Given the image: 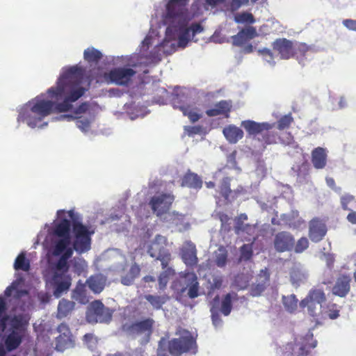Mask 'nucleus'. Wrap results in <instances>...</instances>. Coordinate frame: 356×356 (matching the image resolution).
Listing matches in <instances>:
<instances>
[{"label": "nucleus", "instance_id": "f257e3e1", "mask_svg": "<svg viewBox=\"0 0 356 356\" xmlns=\"http://www.w3.org/2000/svg\"><path fill=\"white\" fill-rule=\"evenodd\" d=\"M79 69L76 66L67 69L59 77L56 87L48 89L47 93L56 100V103L44 99L42 96H37L29 101L19 111L17 122H26L31 128L36 127L42 120L52 113H65L72 111V103L77 101L86 90L79 85L77 75Z\"/></svg>", "mask_w": 356, "mask_h": 356}, {"label": "nucleus", "instance_id": "f03ea898", "mask_svg": "<svg viewBox=\"0 0 356 356\" xmlns=\"http://www.w3.org/2000/svg\"><path fill=\"white\" fill-rule=\"evenodd\" d=\"M169 24L166 28L165 35L163 40L159 44L163 55H170L175 52L178 48H185L188 42L194 40L196 34L203 31L204 28L201 24Z\"/></svg>", "mask_w": 356, "mask_h": 356}, {"label": "nucleus", "instance_id": "7ed1b4c3", "mask_svg": "<svg viewBox=\"0 0 356 356\" xmlns=\"http://www.w3.org/2000/svg\"><path fill=\"white\" fill-rule=\"evenodd\" d=\"M180 337L168 340L162 337L158 343L157 356H181L183 353H195L196 341L191 333L186 330L179 331Z\"/></svg>", "mask_w": 356, "mask_h": 356}, {"label": "nucleus", "instance_id": "20e7f679", "mask_svg": "<svg viewBox=\"0 0 356 356\" xmlns=\"http://www.w3.org/2000/svg\"><path fill=\"white\" fill-rule=\"evenodd\" d=\"M29 318L24 314L14 315L9 322L10 332L5 339V346L8 351L17 349L26 335Z\"/></svg>", "mask_w": 356, "mask_h": 356}, {"label": "nucleus", "instance_id": "39448f33", "mask_svg": "<svg viewBox=\"0 0 356 356\" xmlns=\"http://www.w3.org/2000/svg\"><path fill=\"white\" fill-rule=\"evenodd\" d=\"M190 0H168L162 14L163 22H188L194 16L188 8Z\"/></svg>", "mask_w": 356, "mask_h": 356}, {"label": "nucleus", "instance_id": "423d86ee", "mask_svg": "<svg viewBox=\"0 0 356 356\" xmlns=\"http://www.w3.org/2000/svg\"><path fill=\"white\" fill-rule=\"evenodd\" d=\"M68 216L72 220V232L74 234L73 248L79 254L88 252L91 248V236L93 231H90L87 226L83 225L75 218L74 211H68Z\"/></svg>", "mask_w": 356, "mask_h": 356}, {"label": "nucleus", "instance_id": "0eeeda50", "mask_svg": "<svg viewBox=\"0 0 356 356\" xmlns=\"http://www.w3.org/2000/svg\"><path fill=\"white\" fill-rule=\"evenodd\" d=\"M71 222L66 218L61 219L53 228L54 236L60 238L55 242L53 254L60 255L71 243L70 237Z\"/></svg>", "mask_w": 356, "mask_h": 356}, {"label": "nucleus", "instance_id": "6e6552de", "mask_svg": "<svg viewBox=\"0 0 356 356\" xmlns=\"http://www.w3.org/2000/svg\"><path fill=\"white\" fill-rule=\"evenodd\" d=\"M273 124L268 122H257L251 120L241 122V127L245 129L250 136H256L262 134L264 131H268L270 129H273ZM258 140L265 145H270L276 142V137L274 134L266 132L262 134L261 138H259Z\"/></svg>", "mask_w": 356, "mask_h": 356}, {"label": "nucleus", "instance_id": "1a4fd4ad", "mask_svg": "<svg viewBox=\"0 0 356 356\" xmlns=\"http://www.w3.org/2000/svg\"><path fill=\"white\" fill-rule=\"evenodd\" d=\"M167 238L161 235H156L150 243L147 252L149 255L156 260L161 261V267L165 268L170 264L172 256L170 251L166 248Z\"/></svg>", "mask_w": 356, "mask_h": 356}, {"label": "nucleus", "instance_id": "9d476101", "mask_svg": "<svg viewBox=\"0 0 356 356\" xmlns=\"http://www.w3.org/2000/svg\"><path fill=\"white\" fill-rule=\"evenodd\" d=\"M113 312L100 300L92 302L86 312V319L90 323H108L111 321Z\"/></svg>", "mask_w": 356, "mask_h": 356}, {"label": "nucleus", "instance_id": "9b49d317", "mask_svg": "<svg viewBox=\"0 0 356 356\" xmlns=\"http://www.w3.org/2000/svg\"><path fill=\"white\" fill-rule=\"evenodd\" d=\"M155 321L152 318H145L131 323L127 332L133 337H143V341L148 343L154 332Z\"/></svg>", "mask_w": 356, "mask_h": 356}, {"label": "nucleus", "instance_id": "f8f14e48", "mask_svg": "<svg viewBox=\"0 0 356 356\" xmlns=\"http://www.w3.org/2000/svg\"><path fill=\"white\" fill-rule=\"evenodd\" d=\"M136 72L129 67H115L104 74V79L108 83L118 86H127Z\"/></svg>", "mask_w": 356, "mask_h": 356}, {"label": "nucleus", "instance_id": "ddd939ff", "mask_svg": "<svg viewBox=\"0 0 356 356\" xmlns=\"http://www.w3.org/2000/svg\"><path fill=\"white\" fill-rule=\"evenodd\" d=\"M175 196L171 193H161L153 196L149 201V206L154 213L159 217H161L170 209Z\"/></svg>", "mask_w": 356, "mask_h": 356}, {"label": "nucleus", "instance_id": "4468645a", "mask_svg": "<svg viewBox=\"0 0 356 356\" xmlns=\"http://www.w3.org/2000/svg\"><path fill=\"white\" fill-rule=\"evenodd\" d=\"M57 331L60 334L55 339V349L58 352L74 347L75 343L69 326L65 323H60Z\"/></svg>", "mask_w": 356, "mask_h": 356}, {"label": "nucleus", "instance_id": "2eb2a0df", "mask_svg": "<svg viewBox=\"0 0 356 356\" xmlns=\"http://www.w3.org/2000/svg\"><path fill=\"white\" fill-rule=\"evenodd\" d=\"M186 99L184 95H177L172 100L173 106L181 111L184 115L189 118L191 122H195L200 118L201 115L198 113L197 107L186 102Z\"/></svg>", "mask_w": 356, "mask_h": 356}, {"label": "nucleus", "instance_id": "dca6fc26", "mask_svg": "<svg viewBox=\"0 0 356 356\" xmlns=\"http://www.w3.org/2000/svg\"><path fill=\"white\" fill-rule=\"evenodd\" d=\"M152 44V37L147 35L141 43L139 54L141 57L145 58L149 63H157L161 60L163 54L162 53V49L160 47V44L155 46L150 52H148V49Z\"/></svg>", "mask_w": 356, "mask_h": 356}, {"label": "nucleus", "instance_id": "f3484780", "mask_svg": "<svg viewBox=\"0 0 356 356\" xmlns=\"http://www.w3.org/2000/svg\"><path fill=\"white\" fill-rule=\"evenodd\" d=\"M272 48L283 60H288L296 55L293 42L286 38L276 39L272 43Z\"/></svg>", "mask_w": 356, "mask_h": 356}, {"label": "nucleus", "instance_id": "a211bd4d", "mask_svg": "<svg viewBox=\"0 0 356 356\" xmlns=\"http://www.w3.org/2000/svg\"><path fill=\"white\" fill-rule=\"evenodd\" d=\"M273 244L278 252L291 251L295 245V239L290 232L282 231L275 234Z\"/></svg>", "mask_w": 356, "mask_h": 356}, {"label": "nucleus", "instance_id": "6ab92c4d", "mask_svg": "<svg viewBox=\"0 0 356 356\" xmlns=\"http://www.w3.org/2000/svg\"><path fill=\"white\" fill-rule=\"evenodd\" d=\"M258 35L255 28L248 26L242 29L236 35H231L232 44L234 46L241 47L250 40Z\"/></svg>", "mask_w": 356, "mask_h": 356}, {"label": "nucleus", "instance_id": "aec40b11", "mask_svg": "<svg viewBox=\"0 0 356 356\" xmlns=\"http://www.w3.org/2000/svg\"><path fill=\"white\" fill-rule=\"evenodd\" d=\"M350 282L351 277L349 275H340L332 287V293L341 298L346 297L350 291Z\"/></svg>", "mask_w": 356, "mask_h": 356}, {"label": "nucleus", "instance_id": "412c9836", "mask_svg": "<svg viewBox=\"0 0 356 356\" xmlns=\"http://www.w3.org/2000/svg\"><path fill=\"white\" fill-rule=\"evenodd\" d=\"M327 233L325 225L318 219H313L309 223V236L313 242H319Z\"/></svg>", "mask_w": 356, "mask_h": 356}, {"label": "nucleus", "instance_id": "4be33fe9", "mask_svg": "<svg viewBox=\"0 0 356 356\" xmlns=\"http://www.w3.org/2000/svg\"><path fill=\"white\" fill-rule=\"evenodd\" d=\"M52 283L55 286L54 293L59 296L70 288L71 277L67 274L55 272L52 277Z\"/></svg>", "mask_w": 356, "mask_h": 356}, {"label": "nucleus", "instance_id": "5701e85b", "mask_svg": "<svg viewBox=\"0 0 356 356\" xmlns=\"http://www.w3.org/2000/svg\"><path fill=\"white\" fill-rule=\"evenodd\" d=\"M232 105L231 101L221 100L216 103L214 108L206 111V114L209 117H215L222 115L226 118L229 116Z\"/></svg>", "mask_w": 356, "mask_h": 356}, {"label": "nucleus", "instance_id": "b1692460", "mask_svg": "<svg viewBox=\"0 0 356 356\" xmlns=\"http://www.w3.org/2000/svg\"><path fill=\"white\" fill-rule=\"evenodd\" d=\"M181 186L198 190L202 186V180L197 174L188 170L181 177Z\"/></svg>", "mask_w": 356, "mask_h": 356}, {"label": "nucleus", "instance_id": "393cba45", "mask_svg": "<svg viewBox=\"0 0 356 356\" xmlns=\"http://www.w3.org/2000/svg\"><path fill=\"white\" fill-rule=\"evenodd\" d=\"M311 160L316 169H323L327 164V151L325 148L318 147L314 148L311 154Z\"/></svg>", "mask_w": 356, "mask_h": 356}, {"label": "nucleus", "instance_id": "a878e982", "mask_svg": "<svg viewBox=\"0 0 356 356\" xmlns=\"http://www.w3.org/2000/svg\"><path fill=\"white\" fill-rule=\"evenodd\" d=\"M259 277L263 279L257 283L253 284L250 287V295L252 296H259L268 284L270 275L266 270H261Z\"/></svg>", "mask_w": 356, "mask_h": 356}, {"label": "nucleus", "instance_id": "bb28decb", "mask_svg": "<svg viewBox=\"0 0 356 356\" xmlns=\"http://www.w3.org/2000/svg\"><path fill=\"white\" fill-rule=\"evenodd\" d=\"M222 133L227 140L232 144L236 143L243 138L244 135L243 130L234 124L225 127L222 130Z\"/></svg>", "mask_w": 356, "mask_h": 356}, {"label": "nucleus", "instance_id": "cd10ccee", "mask_svg": "<svg viewBox=\"0 0 356 356\" xmlns=\"http://www.w3.org/2000/svg\"><path fill=\"white\" fill-rule=\"evenodd\" d=\"M106 279L101 274L91 275L87 280L86 284L89 289L95 293H101L106 285Z\"/></svg>", "mask_w": 356, "mask_h": 356}, {"label": "nucleus", "instance_id": "c85d7f7f", "mask_svg": "<svg viewBox=\"0 0 356 356\" xmlns=\"http://www.w3.org/2000/svg\"><path fill=\"white\" fill-rule=\"evenodd\" d=\"M181 259L184 263L190 267L197 265L198 259L197 257V250L194 245H190L181 251Z\"/></svg>", "mask_w": 356, "mask_h": 356}, {"label": "nucleus", "instance_id": "c756f323", "mask_svg": "<svg viewBox=\"0 0 356 356\" xmlns=\"http://www.w3.org/2000/svg\"><path fill=\"white\" fill-rule=\"evenodd\" d=\"M184 277L188 278V296L190 298L193 299L199 296L200 284L197 277L194 273H186Z\"/></svg>", "mask_w": 356, "mask_h": 356}, {"label": "nucleus", "instance_id": "7c9ffc66", "mask_svg": "<svg viewBox=\"0 0 356 356\" xmlns=\"http://www.w3.org/2000/svg\"><path fill=\"white\" fill-rule=\"evenodd\" d=\"M163 270L158 277L159 288L160 290H164L171 277L175 275V269L167 264L165 268L161 267Z\"/></svg>", "mask_w": 356, "mask_h": 356}, {"label": "nucleus", "instance_id": "2f4dec72", "mask_svg": "<svg viewBox=\"0 0 356 356\" xmlns=\"http://www.w3.org/2000/svg\"><path fill=\"white\" fill-rule=\"evenodd\" d=\"M75 303L72 301L61 299L58 305L57 317L63 318L70 314L74 308Z\"/></svg>", "mask_w": 356, "mask_h": 356}, {"label": "nucleus", "instance_id": "473e14b6", "mask_svg": "<svg viewBox=\"0 0 356 356\" xmlns=\"http://www.w3.org/2000/svg\"><path fill=\"white\" fill-rule=\"evenodd\" d=\"M102 56V52L92 47L87 48L83 52L84 60L90 64H97Z\"/></svg>", "mask_w": 356, "mask_h": 356}, {"label": "nucleus", "instance_id": "72a5a7b5", "mask_svg": "<svg viewBox=\"0 0 356 356\" xmlns=\"http://www.w3.org/2000/svg\"><path fill=\"white\" fill-rule=\"evenodd\" d=\"M140 273V268L137 264L131 265L127 274L121 278V282L126 286L131 285Z\"/></svg>", "mask_w": 356, "mask_h": 356}, {"label": "nucleus", "instance_id": "f704fd0d", "mask_svg": "<svg viewBox=\"0 0 356 356\" xmlns=\"http://www.w3.org/2000/svg\"><path fill=\"white\" fill-rule=\"evenodd\" d=\"M319 305H321V303L310 300L309 299L307 298L302 300L300 302V307H307L308 314L313 317H316L318 316L321 309V307H318Z\"/></svg>", "mask_w": 356, "mask_h": 356}, {"label": "nucleus", "instance_id": "c9c22d12", "mask_svg": "<svg viewBox=\"0 0 356 356\" xmlns=\"http://www.w3.org/2000/svg\"><path fill=\"white\" fill-rule=\"evenodd\" d=\"M19 285V282L17 281H14L11 285L8 286L5 291L4 295L6 297H10L13 293V296L15 299H20L22 297L28 294L26 290L24 289H19L17 286Z\"/></svg>", "mask_w": 356, "mask_h": 356}, {"label": "nucleus", "instance_id": "e433bc0d", "mask_svg": "<svg viewBox=\"0 0 356 356\" xmlns=\"http://www.w3.org/2000/svg\"><path fill=\"white\" fill-rule=\"evenodd\" d=\"M236 293H229L226 294L222 300L220 312L225 316H228L232 311V299H236Z\"/></svg>", "mask_w": 356, "mask_h": 356}, {"label": "nucleus", "instance_id": "4c0bfd02", "mask_svg": "<svg viewBox=\"0 0 356 356\" xmlns=\"http://www.w3.org/2000/svg\"><path fill=\"white\" fill-rule=\"evenodd\" d=\"M145 298L150 303L154 309L159 310L167 302L168 297L167 296L145 295Z\"/></svg>", "mask_w": 356, "mask_h": 356}, {"label": "nucleus", "instance_id": "58836bf2", "mask_svg": "<svg viewBox=\"0 0 356 356\" xmlns=\"http://www.w3.org/2000/svg\"><path fill=\"white\" fill-rule=\"evenodd\" d=\"M14 268L16 270L29 271L30 270V261L26 257L24 252H21L16 257L14 263Z\"/></svg>", "mask_w": 356, "mask_h": 356}, {"label": "nucleus", "instance_id": "ea45409f", "mask_svg": "<svg viewBox=\"0 0 356 356\" xmlns=\"http://www.w3.org/2000/svg\"><path fill=\"white\" fill-rule=\"evenodd\" d=\"M184 216L181 213H179L177 211H173L172 212H167L165 213V216L163 217V220L166 221L171 224H175L178 225L181 224V222L184 220Z\"/></svg>", "mask_w": 356, "mask_h": 356}, {"label": "nucleus", "instance_id": "a19ab883", "mask_svg": "<svg viewBox=\"0 0 356 356\" xmlns=\"http://www.w3.org/2000/svg\"><path fill=\"white\" fill-rule=\"evenodd\" d=\"M305 298L321 304L325 300L326 297L322 289H314L309 292Z\"/></svg>", "mask_w": 356, "mask_h": 356}, {"label": "nucleus", "instance_id": "79ce46f5", "mask_svg": "<svg viewBox=\"0 0 356 356\" xmlns=\"http://www.w3.org/2000/svg\"><path fill=\"white\" fill-rule=\"evenodd\" d=\"M283 305L286 311L293 313L297 309L298 300L295 295L283 296Z\"/></svg>", "mask_w": 356, "mask_h": 356}, {"label": "nucleus", "instance_id": "37998d69", "mask_svg": "<svg viewBox=\"0 0 356 356\" xmlns=\"http://www.w3.org/2000/svg\"><path fill=\"white\" fill-rule=\"evenodd\" d=\"M339 307L335 304L329 302L323 307V312L327 315L330 319H336L339 316Z\"/></svg>", "mask_w": 356, "mask_h": 356}, {"label": "nucleus", "instance_id": "c03bdc74", "mask_svg": "<svg viewBox=\"0 0 356 356\" xmlns=\"http://www.w3.org/2000/svg\"><path fill=\"white\" fill-rule=\"evenodd\" d=\"M220 297L216 296L211 302V313L212 321L214 324H216L218 321H220V318L218 314L219 310Z\"/></svg>", "mask_w": 356, "mask_h": 356}, {"label": "nucleus", "instance_id": "a18cd8bd", "mask_svg": "<svg viewBox=\"0 0 356 356\" xmlns=\"http://www.w3.org/2000/svg\"><path fill=\"white\" fill-rule=\"evenodd\" d=\"M229 34L225 29H218L211 36V40L216 43H223L229 41Z\"/></svg>", "mask_w": 356, "mask_h": 356}, {"label": "nucleus", "instance_id": "49530a36", "mask_svg": "<svg viewBox=\"0 0 356 356\" xmlns=\"http://www.w3.org/2000/svg\"><path fill=\"white\" fill-rule=\"evenodd\" d=\"M230 182L231 178L226 177L222 179L220 183V193L225 200H227L232 193Z\"/></svg>", "mask_w": 356, "mask_h": 356}, {"label": "nucleus", "instance_id": "de8ad7c7", "mask_svg": "<svg viewBox=\"0 0 356 356\" xmlns=\"http://www.w3.org/2000/svg\"><path fill=\"white\" fill-rule=\"evenodd\" d=\"M248 220V216L245 213H241L238 216V220L235 226V232L239 234L240 232H247L251 229V226L249 224H244L243 220Z\"/></svg>", "mask_w": 356, "mask_h": 356}, {"label": "nucleus", "instance_id": "09e8293b", "mask_svg": "<svg viewBox=\"0 0 356 356\" xmlns=\"http://www.w3.org/2000/svg\"><path fill=\"white\" fill-rule=\"evenodd\" d=\"M293 122V118L292 117L291 113L284 115L278 120L277 122V128L279 130H284L288 129Z\"/></svg>", "mask_w": 356, "mask_h": 356}, {"label": "nucleus", "instance_id": "8fccbe9b", "mask_svg": "<svg viewBox=\"0 0 356 356\" xmlns=\"http://www.w3.org/2000/svg\"><path fill=\"white\" fill-rule=\"evenodd\" d=\"M241 256L240 259L243 261H248L252 257V246L249 244H243L241 247Z\"/></svg>", "mask_w": 356, "mask_h": 356}, {"label": "nucleus", "instance_id": "3c124183", "mask_svg": "<svg viewBox=\"0 0 356 356\" xmlns=\"http://www.w3.org/2000/svg\"><path fill=\"white\" fill-rule=\"evenodd\" d=\"M7 310L6 303L3 297L0 296V323L3 331L6 328V323L8 320V316H2Z\"/></svg>", "mask_w": 356, "mask_h": 356}, {"label": "nucleus", "instance_id": "603ef678", "mask_svg": "<svg viewBox=\"0 0 356 356\" xmlns=\"http://www.w3.org/2000/svg\"><path fill=\"white\" fill-rule=\"evenodd\" d=\"M258 53L262 56L263 59L271 65H275L274 55L272 51L268 48H264L258 50Z\"/></svg>", "mask_w": 356, "mask_h": 356}, {"label": "nucleus", "instance_id": "864d4df0", "mask_svg": "<svg viewBox=\"0 0 356 356\" xmlns=\"http://www.w3.org/2000/svg\"><path fill=\"white\" fill-rule=\"evenodd\" d=\"M309 247V241L306 237H302L294 245V250L296 253H301Z\"/></svg>", "mask_w": 356, "mask_h": 356}, {"label": "nucleus", "instance_id": "5fc2aeb1", "mask_svg": "<svg viewBox=\"0 0 356 356\" xmlns=\"http://www.w3.org/2000/svg\"><path fill=\"white\" fill-rule=\"evenodd\" d=\"M236 22H254V18L252 13L243 12L235 16Z\"/></svg>", "mask_w": 356, "mask_h": 356}, {"label": "nucleus", "instance_id": "6e6d98bb", "mask_svg": "<svg viewBox=\"0 0 356 356\" xmlns=\"http://www.w3.org/2000/svg\"><path fill=\"white\" fill-rule=\"evenodd\" d=\"M220 252L216 257V264L218 267H223L226 265L227 261V254L225 250L219 249Z\"/></svg>", "mask_w": 356, "mask_h": 356}, {"label": "nucleus", "instance_id": "4d7b16f0", "mask_svg": "<svg viewBox=\"0 0 356 356\" xmlns=\"http://www.w3.org/2000/svg\"><path fill=\"white\" fill-rule=\"evenodd\" d=\"M76 127L83 132L88 131L90 127V120L88 118L83 117H80L76 119Z\"/></svg>", "mask_w": 356, "mask_h": 356}, {"label": "nucleus", "instance_id": "13d9d810", "mask_svg": "<svg viewBox=\"0 0 356 356\" xmlns=\"http://www.w3.org/2000/svg\"><path fill=\"white\" fill-rule=\"evenodd\" d=\"M305 339L311 340L312 342L311 343H305L301 348V354H307L308 350L311 348H314L317 345V341L313 339V334L309 333L305 336Z\"/></svg>", "mask_w": 356, "mask_h": 356}, {"label": "nucleus", "instance_id": "bf43d9fd", "mask_svg": "<svg viewBox=\"0 0 356 356\" xmlns=\"http://www.w3.org/2000/svg\"><path fill=\"white\" fill-rule=\"evenodd\" d=\"M313 47L312 46L307 45L306 43H299L296 47H295L296 54H300L302 56H305L306 53L312 50Z\"/></svg>", "mask_w": 356, "mask_h": 356}, {"label": "nucleus", "instance_id": "052dcab7", "mask_svg": "<svg viewBox=\"0 0 356 356\" xmlns=\"http://www.w3.org/2000/svg\"><path fill=\"white\" fill-rule=\"evenodd\" d=\"M72 298L82 304H85L88 302L84 291L80 289H76L73 291Z\"/></svg>", "mask_w": 356, "mask_h": 356}, {"label": "nucleus", "instance_id": "680f3d73", "mask_svg": "<svg viewBox=\"0 0 356 356\" xmlns=\"http://www.w3.org/2000/svg\"><path fill=\"white\" fill-rule=\"evenodd\" d=\"M56 270L62 271L60 273L66 274L69 269L67 260L64 258H60L56 265Z\"/></svg>", "mask_w": 356, "mask_h": 356}, {"label": "nucleus", "instance_id": "e2e57ef3", "mask_svg": "<svg viewBox=\"0 0 356 356\" xmlns=\"http://www.w3.org/2000/svg\"><path fill=\"white\" fill-rule=\"evenodd\" d=\"M185 133L188 136H193L196 134H199L202 131V127L200 126H186L184 127Z\"/></svg>", "mask_w": 356, "mask_h": 356}, {"label": "nucleus", "instance_id": "0e129e2a", "mask_svg": "<svg viewBox=\"0 0 356 356\" xmlns=\"http://www.w3.org/2000/svg\"><path fill=\"white\" fill-rule=\"evenodd\" d=\"M83 341L88 346L92 347L97 343V339L92 333H87L83 337Z\"/></svg>", "mask_w": 356, "mask_h": 356}, {"label": "nucleus", "instance_id": "69168bd1", "mask_svg": "<svg viewBox=\"0 0 356 356\" xmlns=\"http://www.w3.org/2000/svg\"><path fill=\"white\" fill-rule=\"evenodd\" d=\"M354 199V197L351 195L347 194L341 197V207L344 210L349 209L348 208V204L353 201Z\"/></svg>", "mask_w": 356, "mask_h": 356}, {"label": "nucleus", "instance_id": "338daca9", "mask_svg": "<svg viewBox=\"0 0 356 356\" xmlns=\"http://www.w3.org/2000/svg\"><path fill=\"white\" fill-rule=\"evenodd\" d=\"M249 0H232L230 6L233 11L238 10L243 5L248 4Z\"/></svg>", "mask_w": 356, "mask_h": 356}, {"label": "nucleus", "instance_id": "774afa93", "mask_svg": "<svg viewBox=\"0 0 356 356\" xmlns=\"http://www.w3.org/2000/svg\"><path fill=\"white\" fill-rule=\"evenodd\" d=\"M89 109V104L88 102H83L79 106H77L74 113L75 114L84 113Z\"/></svg>", "mask_w": 356, "mask_h": 356}]
</instances>
